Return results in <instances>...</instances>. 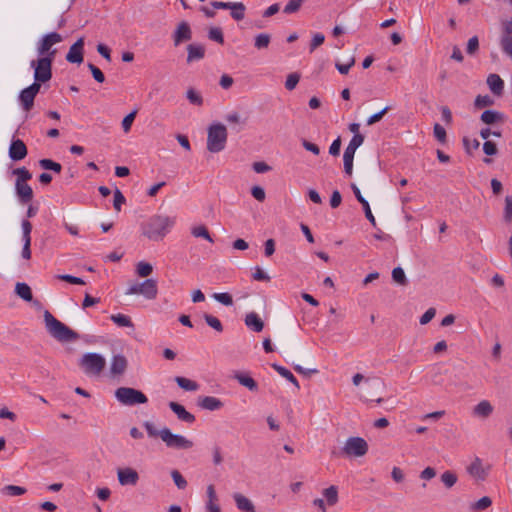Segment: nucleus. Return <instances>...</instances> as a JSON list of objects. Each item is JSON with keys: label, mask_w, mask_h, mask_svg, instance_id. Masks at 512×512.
<instances>
[{"label": "nucleus", "mask_w": 512, "mask_h": 512, "mask_svg": "<svg viewBox=\"0 0 512 512\" xmlns=\"http://www.w3.org/2000/svg\"><path fill=\"white\" fill-rule=\"evenodd\" d=\"M175 224V217L153 215L142 224V234L152 241L162 240Z\"/></svg>", "instance_id": "f257e3e1"}, {"label": "nucleus", "mask_w": 512, "mask_h": 512, "mask_svg": "<svg viewBox=\"0 0 512 512\" xmlns=\"http://www.w3.org/2000/svg\"><path fill=\"white\" fill-rule=\"evenodd\" d=\"M44 322L48 333L60 342H73L79 339V334L56 319L48 310L44 312Z\"/></svg>", "instance_id": "f03ea898"}, {"label": "nucleus", "mask_w": 512, "mask_h": 512, "mask_svg": "<svg viewBox=\"0 0 512 512\" xmlns=\"http://www.w3.org/2000/svg\"><path fill=\"white\" fill-rule=\"evenodd\" d=\"M227 129L222 123H213L207 131V150L218 153L224 150L227 142Z\"/></svg>", "instance_id": "7ed1b4c3"}, {"label": "nucleus", "mask_w": 512, "mask_h": 512, "mask_svg": "<svg viewBox=\"0 0 512 512\" xmlns=\"http://www.w3.org/2000/svg\"><path fill=\"white\" fill-rule=\"evenodd\" d=\"M116 399L126 406L145 404L148 402L146 395L137 389L130 387H119L115 391Z\"/></svg>", "instance_id": "20e7f679"}, {"label": "nucleus", "mask_w": 512, "mask_h": 512, "mask_svg": "<svg viewBox=\"0 0 512 512\" xmlns=\"http://www.w3.org/2000/svg\"><path fill=\"white\" fill-rule=\"evenodd\" d=\"M53 61L51 57H40L30 62V66L34 69V82L41 84L51 80Z\"/></svg>", "instance_id": "39448f33"}, {"label": "nucleus", "mask_w": 512, "mask_h": 512, "mask_svg": "<svg viewBox=\"0 0 512 512\" xmlns=\"http://www.w3.org/2000/svg\"><path fill=\"white\" fill-rule=\"evenodd\" d=\"M80 366L87 375H99L106 366V360L98 353L89 352L80 359Z\"/></svg>", "instance_id": "423d86ee"}, {"label": "nucleus", "mask_w": 512, "mask_h": 512, "mask_svg": "<svg viewBox=\"0 0 512 512\" xmlns=\"http://www.w3.org/2000/svg\"><path fill=\"white\" fill-rule=\"evenodd\" d=\"M63 38L58 32H50L44 35L37 44V53L41 57H51L55 59L57 50L53 49V45L62 42Z\"/></svg>", "instance_id": "0eeeda50"}, {"label": "nucleus", "mask_w": 512, "mask_h": 512, "mask_svg": "<svg viewBox=\"0 0 512 512\" xmlns=\"http://www.w3.org/2000/svg\"><path fill=\"white\" fill-rule=\"evenodd\" d=\"M127 295H142L148 300H154L158 294L157 281L155 279H146L141 283L132 284L126 291Z\"/></svg>", "instance_id": "6e6552de"}, {"label": "nucleus", "mask_w": 512, "mask_h": 512, "mask_svg": "<svg viewBox=\"0 0 512 512\" xmlns=\"http://www.w3.org/2000/svg\"><path fill=\"white\" fill-rule=\"evenodd\" d=\"M161 439L168 448L188 450L194 445L192 440L187 439L183 435L174 434L169 428L161 429Z\"/></svg>", "instance_id": "1a4fd4ad"}, {"label": "nucleus", "mask_w": 512, "mask_h": 512, "mask_svg": "<svg viewBox=\"0 0 512 512\" xmlns=\"http://www.w3.org/2000/svg\"><path fill=\"white\" fill-rule=\"evenodd\" d=\"M363 142H364L363 135H354L344 151V155H343L344 171L349 176L352 174L353 159H354L355 152H356L357 148L363 144Z\"/></svg>", "instance_id": "9d476101"}, {"label": "nucleus", "mask_w": 512, "mask_h": 512, "mask_svg": "<svg viewBox=\"0 0 512 512\" xmlns=\"http://www.w3.org/2000/svg\"><path fill=\"white\" fill-rule=\"evenodd\" d=\"M343 452L347 456L362 457L368 452V444L361 437H350L346 440Z\"/></svg>", "instance_id": "9b49d317"}, {"label": "nucleus", "mask_w": 512, "mask_h": 512, "mask_svg": "<svg viewBox=\"0 0 512 512\" xmlns=\"http://www.w3.org/2000/svg\"><path fill=\"white\" fill-rule=\"evenodd\" d=\"M41 89V84L33 82L19 93V101L24 111L29 112L34 106V100Z\"/></svg>", "instance_id": "f8f14e48"}, {"label": "nucleus", "mask_w": 512, "mask_h": 512, "mask_svg": "<svg viewBox=\"0 0 512 512\" xmlns=\"http://www.w3.org/2000/svg\"><path fill=\"white\" fill-rule=\"evenodd\" d=\"M174 46H179L183 42L190 41L192 39V29L188 22L181 21L176 26L175 31L172 34Z\"/></svg>", "instance_id": "ddd939ff"}, {"label": "nucleus", "mask_w": 512, "mask_h": 512, "mask_svg": "<svg viewBox=\"0 0 512 512\" xmlns=\"http://www.w3.org/2000/svg\"><path fill=\"white\" fill-rule=\"evenodd\" d=\"M118 481L121 485H136L139 480L138 472L130 467L119 468L117 470Z\"/></svg>", "instance_id": "4468645a"}, {"label": "nucleus", "mask_w": 512, "mask_h": 512, "mask_svg": "<svg viewBox=\"0 0 512 512\" xmlns=\"http://www.w3.org/2000/svg\"><path fill=\"white\" fill-rule=\"evenodd\" d=\"M84 38L80 37L69 49L66 60L70 63L80 64L83 62Z\"/></svg>", "instance_id": "2eb2a0df"}, {"label": "nucleus", "mask_w": 512, "mask_h": 512, "mask_svg": "<svg viewBox=\"0 0 512 512\" xmlns=\"http://www.w3.org/2000/svg\"><path fill=\"white\" fill-rule=\"evenodd\" d=\"M27 153V147L22 140L16 139L11 142L9 147V157L13 161H20L24 159L27 156Z\"/></svg>", "instance_id": "dca6fc26"}, {"label": "nucleus", "mask_w": 512, "mask_h": 512, "mask_svg": "<svg viewBox=\"0 0 512 512\" xmlns=\"http://www.w3.org/2000/svg\"><path fill=\"white\" fill-rule=\"evenodd\" d=\"M15 191L22 204H27L33 199V190L27 183L15 182Z\"/></svg>", "instance_id": "f3484780"}, {"label": "nucleus", "mask_w": 512, "mask_h": 512, "mask_svg": "<svg viewBox=\"0 0 512 512\" xmlns=\"http://www.w3.org/2000/svg\"><path fill=\"white\" fill-rule=\"evenodd\" d=\"M169 407L177 415L179 420L189 424L195 422V416L188 412L183 405L171 401Z\"/></svg>", "instance_id": "a211bd4d"}, {"label": "nucleus", "mask_w": 512, "mask_h": 512, "mask_svg": "<svg viewBox=\"0 0 512 512\" xmlns=\"http://www.w3.org/2000/svg\"><path fill=\"white\" fill-rule=\"evenodd\" d=\"M198 406L202 409H206L209 411L219 410L223 407V403L216 397L213 396H204L199 397Z\"/></svg>", "instance_id": "6ab92c4d"}, {"label": "nucleus", "mask_w": 512, "mask_h": 512, "mask_svg": "<svg viewBox=\"0 0 512 512\" xmlns=\"http://www.w3.org/2000/svg\"><path fill=\"white\" fill-rule=\"evenodd\" d=\"M233 499L236 507L242 512H256L252 501L241 493H234Z\"/></svg>", "instance_id": "aec40b11"}, {"label": "nucleus", "mask_w": 512, "mask_h": 512, "mask_svg": "<svg viewBox=\"0 0 512 512\" xmlns=\"http://www.w3.org/2000/svg\"><path fill=\"white\" fill-rule=\"evenodd\" d=\"M127 359L125 356L118 354L114 355L111 361L110 372L112 375H122L127 368Z\"/></svg>", "instance_id": "412c9836"}, {"label": "nucleus", "mask_w": 512, "mask_h": 512, "mask_svg": "<svg viewBox=\"0 0 512 512\" xmlns=\"http://www.w3.org/2000/svg\"><path fill=\"white\" fill-rule=\"evenodd\" d=\"M234 378L238 381V383L244 387H246L251 392L258 391L257 382L248 374L244 372H236L234 374Z\"/></svg>", "instance_id": "4be33fe9"}, {"label": "nucleus", "mask_w": 512, "mask_h": 512, "mask_svg": "<svg viewBox=\"0 0 512 512\" xmlns=\"http://www.w3.org/2000/svg\"><path fill=\"white\" fill-rule=\"evenodd\" d=\"M493 406L488 400L480 401L473 408V415L479 418L486 419L493 413Z\"/></svg>", "instance_id": "5701e85b"}, {"label": "nucleus", "mask_w": 512, "mask_h": 512, "mask_svg": "<svg viewBox=\"0 0 512 512\" xmlns=\"http://www.w3.org/2000/svg\"><path fill=\"white\" fill-rule=\"evenodd\" d=\"M187 63L198 61L204 58L205 48L200 44H189L187 46Z\"/></svg>", "instance_id": "b1692460"}, {"label": "nucleus", "mask_w": 512, "mask_h": 512, "mask_svg": "<svg viewBox=\"0 0 512 512\" xmlns=\"http://www.w3.org/2000/svg\"><path fill=\"white\" fill-rule=\"evenodd\" d=\"M207 497L208 502L206 503V509L208 512H221L220 506L217 504L218 498L215 492L214 485L210 484L207 486Z\"/></svg>", "instance_id": "393cba45"}, {"label": "nucleus", "mask_w": 512, "mask_h": 512, "mask_svg": "<svg viewBox=\"0 0 512 512\" xmlns=\"http://www.w3.org/2000/svg\"><path fill=\"white\" fill-rule=\"evenodd\" d=\"M245 324L254 332H261L264 328L262 319L255 312H250L246 315Z\"/></svg>", "instance_id": "a878e982"}, {"label": "nucleus", "mask_w": 512, "mask_h": 512, "mask_svg": "<svg viewBox=\"0 0 512 512\" xmlns=\"http://www.w3.org/2000/svg\"><path fill=\"white\" fill-rule=\"evenodd\" d=\"M487 84L495 95H501L504 89V82L497 74H490L487 78Z\"/></svg>", "instance_id": "bb28decb"}, {"label": "nucleus", "mask_w": 512, "mask_h": 512, "mask_svg": "<svg viewBox=\"0 0 512 512\" xmlns=\"http://www.w3.org/2000/svg\"><path fill=\"white\" fill-rule=\"evenodd\" d=\"M468 472L471 476L478 480H484L486 478V471L482 466L481 460L476 458L468 467Z\"/></svg>", "instance_id": "cd10ccee"}, {"label": "nucleus", "mask_w": 512, "mask_h": 512, "mask_svg": "<svg viewBox=\"0 0 512 512\" xmlns=\"http://www.w3.org/2000/svg\"><path fill=\"white\" fill-rule=\"evenodd\" d=\"M15 293L26 302H31L33 299L32 290L26 283L18 282L15 286Z\"/></svg>", "instance_id": "c85d7f7f"}, {"label": "nucleus", "mask_w": 512, "mask_h": 512, "mask_svg": "<svg viewBox=\"0 0 512 512\" xmlns=\"http://www.w3.org/2000/svg\"><path fill=\"white\" fill-rule=\"evenodd\" d=\"M363 380L365 381L366 384H369L371 387H374V388H383L384 387V382L382 380H380L379 378H375V379L364 378V376L360 373H357L352 377V382L355 386L360 385V383Z\"/></svg>", "instance_id": "c756f323"}, {"label": "nucleus", "mask_w": 512, "mask_h": 512, "mask_svg": "<svg viewBox=\"0 0 512 512\" xmlns=\"http://www.w3.org/2000/svg\"><path fill=\"white\" fill-rule=\"evenodd\" d=\"M322 495L324 496L327 505L334 506L338 503V488L335 485H331L328 488H325L322 491Z\"/></svg>", "instance_id": "7c9ffc66"}, {"label": "nucleus", "mask_w": 512, "mask_h": 512, "mask_svg": "<svg viewBox=\"0 0 512 512\" xmlns=\"http://www.w3.org/2000/svg\"><path fill=\"white\" fill-rule=\"evenodd\" d=\"M503 118L502 113L495 110H485L481 114V121L487 125L494 124L498 121H501Z\"/></svg>", "instance_id": "2f4dec72"}, {"label": "nucleus", "mask_w": 512, "mask_h": 512, "mask_svg": "<svg viewBox=\"0 0 512 512\" xmlns=\"http://www.w3.org/2000/svg\"><path fill=\"white\" fill-rule=\"evenodd\" d=\"M271 366L277 373H279L282 377L291 382L297 389L300 388L298 380L287 368L275 363L272 364Z\"/></svg>", "instance_id": "473e14b6"}, {"label": "nucleus", "mask_w": 512, "mask_h": 512, "mask_svg": "<svg viewBox=\"0 0 512 512\" xmlns=\"http://www.w3.org/2000/svg\"><path fill=\"white\" fill-rule=\"evenodd\" d=\"M230 11L234 20L241 21L245 17L246 6L242 2H232Z\"/></svg>", "instance_id": "72a5a7b5"}, {"label": "nucleus", "mask_w": 512, "mask_h": 512, "mask_svg": "<svg viewBox=\"0 0 512 512\" xmlns=\"http://www.w3.org/2000/svg\"><path fill=\"white\" fill-rule=\"evenodd\" d=\"M499 44L503 53L512 59V34L504 32L500 38Z\"/></svg>", "instance_id": "f704fd0d"}, {"label": "nucleus", "mask_w": 512, "mask_h": 512, "mask_svg": "<svg viewBox=\"0 0 512 512\" xmlns=\"http://www.w3.org/2000/svg\"><path fill=\"white\" fill-rule=\"evenodd\" d=\"M176 383L178 386L185 391H196L199 388V385L197 382L187 379L185 377L177 376L175 378Z\"/></svg>", "instance_id": "c9c22d12"}, {"label": "nucleus", "mask_w": 512, "mask_h": 512, "mask_svg": "<svg viewBox=\"0 0 512 512\" xmlns=\"http://www.w3.org/2000/svg\"><path fill=\"white\" fill-rule=\"evenodd\" d=\"M271 42V35L268 33H260L255 36L254 47L258 50L268 48Z\"/></svg>", "instance_id": "e433bc0d"}, {"label": "nucleus", "mask_w": 512, "mask_h": 512, "mask_svg": "<svg viewBox=\"0 0 512 512\" xmlns=\"http://www.w3.org/2000/svg\"><path fill=\"white\" fill-rule=\"evenodd\" d=\"M26 491V488L16 485H6L0 490L3 495L11 497L23 495Z\"/></svg>", "instance_id": "4c0bfd02"}, {"label": "nucleus", "mask_w": 512, "mask_h": 512, "mask_svg": "<svg viewBox=\"0 0 512 512\" xmlns=\"http://www.w3.org/2000/svg\"><path fill=\"white\" fill-rule=\"evenodd\" d=\"M39 165L41 168L45 169V170H50V171H53L55 173H60L62 171V166L60 163L58 162H55L51 159H41L39 160Z\"/></svg>", "instance_id": "58836bf2"}, {"label": "nucleus", "mask_w": 512, "mask_h": 512, "mask_svg": "<svg viewBox=\"0 0 512 512\" xmlns=\"http://www.w3.org/2000/svg\"><path fill=\"white\" fill-rule=\"evenodd\" d=\"M191 234L196 238H204L208 240L209 242H213L212 237L210 236V233L206 226L204 225H198L192 228Z\"/></svg>", "instance_id": "ea45409f"}, {"label": "nucleus", "mask_w": 512, "mask_h": 512, "mask_svg": "<svg viewBox=\"0 0 512 512\" xmlns=\"http://www.w3.org/2000/svg\"><path fill=\"white\" fill-rule=\"evenodd\" d=\"M153 272V266L145 261H140L136 265V273L138 276L145 278Z\"/></svg>", "instance_id": "a19ab883"}, {"label": "nucleus", "mask_w": 512, "mask_h": 512, "mask_svg": "<svg viewBox=\"0 0 512 512\" xmlns=\"http://www.w3.org/2000/svg\"><path fill=\"white\" fill-rule=\"evenodd\" d=\"M110 319L120 327H133V323L129 316L124 314H113Z\"/></svg>", "instance_id": "79ce46f5"}, {"label": "nucleus", "mask_w": 512, "mask_h": 512, "mask_svg": "<svg viewBox=\"0 0 512 512\" xmlns=\"http://www.w3.org/2000/svg\"><path fill=\"white\" fill-rule=\"evenodd\" d=\"M186 98L193 105L201 106L203 104V97L194 88H189L187 90Z\"/></svg>", "instance_id": "37998d69"}, {"label": "nucleus", "mask_w": 512, "mask_h": 512, "mask_svg": "<svg viewBox=\"0 0 512 512\" xmlns=\"http://www.w3.org/2000/svg\"><path fill=\"white\" fill-rule=\"evenodd\" d=\"M392 279L401 286L408 284L405 272L401 267H396L392 270Z\"/></svg>", "instance_id": "c03bdc74"}, {"label": "nucleus", "mask_w": 512, "mask_h": 512, "mask_svg": "<svg viewBox=\"0 0 512 512\" xmlns=\"http://www.w3.org/2000/svg\"><path fill=\"white\" fill-rule=\"evenodd\" d=\"M13 174L17 176L16 181L20 183H27L32 178L31 172L26 167L14 169Z\"/></svg>", "instance_id": "a18cd8bd"}, {"label": "nucleus", "mask_w": 512, "mask_h": 512, "mask_svg": "<svg viewBox=\"0 0 512 512\" xmlns=\"http://www.w3.org/2000/svg\"><path fill=\"white\" fill-rule=\"evenodd\" d=\"M203 317L208 326H210L217 332L223 331V325L217 317L210 314H204Z\"/></svg>", "instance_id": "49530a36"}, {"label": "nucleus", "mask_w": 512, "mask_h": 512, "mask_svg": "<svg viewBox=\"0 0 512 512\" xmlns=\"http://www.w3.org/2000/svg\"><path fill=\"white\" fill-rule=\"evenodd\" d=\"M441 481L447 488H451L457 482V475L452 471H445L441 475Z\"/></svg>", "instance_id": "de8ad7c7"}, {"label": "nucleus", "mask_w": 512, "mask_h": 512, "mask_svg": "<svg viewBox=\"0 0 512 512\" xmlns=\"http://www.w3.org/2000/svg\"><path fill=\"white\" fill-rule=\"evenodd\" d=\"M302 4H303V0H289L283 9V12L285 14L296 13L297 11H299Z\"/></svg>", "instance_id": "09e8293b"}, {"label": "nucleus", "mask_w": 512, "mask_h": 512, "mask_svg": "<svg viewBox=\"0 0 512 512\" xmlns=\"http://www.w3.org/2000/svg\"><path fill=\"white\" fill-rule=\"evenodd\" d=\"M433 133L435 138L442 144H445L447 142V134L446 130L443 126L436 123L433 127Z\"/></svg>", "instance_id": "8fccbe9b"}, {"label": "nucleus", "mask_w": 512, "mask_h": 512, "mask_svg": "<svg viewBox=\"0 0 512 512\" xmlns=\"http://www.w3.org/2000/svg\"><path fill=\"white\" fill-rule=\"evenodd\" d=\"M171 477L178 489H185L187 487V481L178 470L171 471Z\"/></svg>", "instance_id": "3c124183"}, {"label": "nucleus", "mask_w": 512, "mask_h": 512, "mask_svg": "<svg viewBox=\"0 0 512 512\" xmlns=\"http://www.w3.org/2000/svg\"><path fill=\"white\" fill-rule=\"evenodd\" d=\"M208 37H209L210 40L215 41V42H217L219 44H223L224 43L223 32L218 27L210 28V30L208 32Z\"/></svg>", "instance_id": "603ef678"}, {"label": "nucleus", "mask_w": 512, "mask_h": 512, "mask_svg": "<svg viewBox=\"0 0 512 512\" xmlns=\"http://www.w3.org/2000/svg\"><path fill=\"white\" fill-rule=\"evenodd\" d=\"M213 298H214L217 302H219V303H221V304H223V305H225V306H231V305H233V298H232V296H231L229 293H227V292H223V293H214V294H213Z\"/></svg>", "instance_id": "864d4df0"}, {"label": "nucleus", "mask_w": 512, "mask_h": 512, "mask_svg": "<svg viewBox=\"0 0 512 512\" xmlns=\"http://www.w3.org/2000/svg\"><path fill=\"white\" fill-rule=\"evenodd\" d=\"M126 202V199L122 192L116 188L114 191L113 207L116 211H121L122 205Z\"/></svg>", "instance_id": "5fc2aeb1"}, {"label": "nucleus", "mask_w": 512, "mask_h": 512, "mask_svg": "<svg viewBox=\"0 0 512 512\" xmlns=\"http://www.w3.org/2000/svg\"><path fill=\"white\" fill-rule=\"evenodd\" d=\"M504 220L507 223L512 222V196L505 197Z\"/></svg>", "instance_id": "6e6d98bb"}, {"label": "nucleus", "mask_w": 512, "mask_h": 512, "mask_svg": "<svg viewBox=\"0 0 512 512\" xmlns=\"http://www.w3.org/2000/svg\"><path fill=\"white\" fill-rule=\"evenodd\" d=\"M299 80H300V75L298 73L289 74L285 81V88L290 91L293 90L297 86Z\"/></svg>", "instance_id": "4d7b16f0"}, {"label": "nucleus", "mask_w": 512, "mask_h": 512, "mask_svg": "<svg viewBox=\"0 0 512 512\" xmlns=\"http://www.w3.org/2000/svg\"><path fill=\"white\" fill-rule=\"evenodd\" d=\"M493 104V100L488 95H478L475 99L474 105L476 108H483L487 106H491Z\"/></svg>", "instance_id": "13d9d810"}, {"label": "nucleus", "mask_w": 512, "mask_h": 512, "mask_svg": "<svg viewBox=\"0 0 512 512\" xmlns=\"http://www.w3.org/2000/svg\"><path fill=\"white\" fill-rule=\"evenodd\" d=\"M136 114H137V110H134L124 117V119L122 120V128H123L124 132L127 133L130 131L133 121L136 117Z\"/></svg>", "instance_id": "bf43d9fd"}, {"label": "nucleus", "mask_w": 512, "mask_h": 512, "mask_svg": "<svg viewBox=\"0 0 512 512\" xmlns=\"http://www.w3.org/2000/svg\"><path fill=\"white\" fill-rule=\"evenodd\" d=\"M491 504H492V500L490 499V497L484 496L473 504V509L478 510V511L484 510V509H487L488 507H490Z\"/></svg>", "instance_id": "052dcab7"}, {"label": "nucleus", "mask_w": 512, "mask_h": 512, "mask_svg": "<svg viewBox=\"0 0 512 512\" xmlns=\"http://www.w3.org/2000/svg\"><path fill=\"white\" fill-rule=\"evenodd\" d=\"M88 68L91 71L92 76L95 79V81H97L98 83H103L105 81V76H104L103 72L98 67H96L92 63H88Z\"/></svg>", "instance_id": "680f3d73"}, {"label": "nucleus", "mask_w": 512, "mask_h": 512, "mask_svg": "<svg viewBox=\"0 0 512 512\" xmlns=\"http://www.w3.org/2000/svg\"><path fill=\"white\" fill-rule=\"evenodd\" d=\"M389 109H390V107L386 106L381 111L371 115L367 119V125H373V124L379 122L383 118V116L389 111Z\"/></svg>", "instance_id": "e2e57ef3"}, {"label": "nucleus", "mask_w": 512, "mask_h": 512, "mask_svg": "<svg viewBox=\"0 0 512 512\" xmlns=\"http://www.w3.org/2000/svg\"><path fill=\"white\" fill-rule=\"evenodd\" d=\"M57 278L62 280V281L68 282L70 284H75V285H83V284H85V282L83 281L82 278H79V277H76V276H72V275H69V274L58 275Z\"/></svg>", "instance_id": "0e129e2a"}, {"label": "nucleus", "mask_w": 512, "mask_h": 512, "mask_svg": "<svg viewBox=\"0 0 512 512\" xmlns=\"http://www.w3.org/2000/svg\"><path fill=\"white\" fill-rule=\"evenodd\" d=\"M22 228V240L28 239L31 240V231H32V224L29 220H22L21 223Z\"/></svg>", "instance_id": "69168bd1"}, {"label": "nucleus", "mask_w": 512, "mask_h": 512, "mask_svg": "<svg viewBox=\"0 0 512 512\" xmlns=\"http://www.w3.org/2000/svg\"><path fill=\"white\" fill-rule=\"evenodd\" d=\"M483 151L487 156H494L498 153L496 144L493 141H485L483 144Z\"/></svg>", "instance_id": "338daca9"}, {"label": "nucleus", "mask_w": 512, "mask_h": 512, "mask_svg": "<svg viewBox=\"0 0 512 512\" xmlns=\"http://www.w3.org/2000/svg\"><path fill=\"white\" fill-rule=\"evenodd\" d=\"M211 451H212V457H213V464L215 466L222 464L223 456H222V451H221L220 446L214 445L212 447Z\"/></svg>", "instance_id": "774afa93"}]
</instances>
